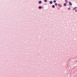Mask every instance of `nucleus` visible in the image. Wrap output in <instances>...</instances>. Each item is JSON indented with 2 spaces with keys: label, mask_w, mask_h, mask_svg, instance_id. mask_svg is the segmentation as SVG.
Returning a JSON list of instances; mask_svg holds the SVG:
<instances>
[{
  "label": "nucleus",
  "mask_w": 77,
  "mask_h": 77,
  "mask_svg": "<svg viewBox=\"0 0 77 77\" xmlns=\"http://www.w3.org/2000/svg\"><path fill=\"white\" fill-rule=\"evenodd\" d=\"M68 2L69 3V5H70V6H72V4L71 2Z\"/></svg>",
  "instance_id": "obj_1"
},
{
  "label": "nucleus",
  "mask_w": 77,
  "mask_h": 77,
  "mask_svg": "<svg viewBox=\"0 0 77 77\" xmlns=\"http://www.w3.org/2000/svg\"><path fill=\"white\" fill-rule=\"evenodd\" d=\"M38 3L39 4H41L42 3V1H38Z\"/></svg>",
  "instance_id": "obj_2"
},
{
  "label": "nucleus",
  "mask_w": 77,
  "mask_h": 77,
  "mask_svg": "<svg viewBox=\"0 0 77 77\" xmlns=\"http://www.w3.org/2000/svg\"><path fill=\"white\" fill-rule=\"evenodd\" d=\"M38 9H42V6H39Z\"/></svg>",
  "instance_id": "obj_3"
},
{
  "label": "nucleus",
  "mask_w": 77,
  "mask_h": 77,
  "mask_svg": "<svg viewBox=\"0 0 77 77\" xmlns=\"http://www.w3.org/2000/svg\"><path fill=\"white\" fill-rule=\"evenodd\" d=\"M50 4H53V1H51L50 2Z\"/></svg>",
  "instance_id": "obj_4"
},
{
  "label": "nucleus",
  "mask_w": 77,
  "mask_h": 77,
  "mask_svg": "<svg viewBox=\"0 0 77 77\" xmlns=\"http://www.w3.org/2000/svg\"><path fill=\"white\" fill-rule=\"evenodd\" d=\"M77 9V7H75L73 8V10L74 11L75 10V9Z\"/></svg>",
  "instance_id": "obj_5"
},
{
  "label": "nucleus",
  "mask_w": 77,
  "mask_h": 77,
  "mask_svg": "<svg viewBox=\"0 0 77 77\" xmlns=\"http://www.w3.org/2000/svg\"><path fill=\"white\" fill-rule=\"evenodd\" d=\"M66 3H65L63 5L64 6H66Z\"/></svg>",
  "instance_id": "obj_6"
},
{
  "label": "nucleus",
  "mask_w": 77,
  "mask_h": 77,
  "mask_svg": "<svg viewBox=\"0 0 77 77\" xmlns=\"http://www.w3.org/2000/svg\"><path fill=\"white\" fill-rule=\"evenodd\" d=\"M52 8H55V6H54V5H52Z\"/></svg>",
  "instance_id": "obj_7"
},
{
  "label": "nucleus",
  "mask_w": 77,
  "mask_h": 77,
  "mask_svg": "<svg viewBox=\"0 0 77 77\" xmlns=\"http://www.w3.org/2000/svg\"><path fill=\"white\" fill-rule=\"evenodd\" d=\"M65 2L66 3H68V0H65Z\"/></svg>",
  "instance_id": "obj_8"
},
{
  "label": "nucleus",
  "mask_w": 77,
  "mask_h": 77,
  "mask_svg": "<svg viewBox=\"0 0 77 77\" xmlns=\"http://www.w3.org/2000/svg\"><path fill=\"white\" fill-rule=\"evenodd\" d=\"M54 3H56V0H54L53 1Z\"/></svg>",
  "instance_id": "obj_9"
},
{
  "label": "nucleus",
  "mask_w": 77,
  "mask_h": 77,
  "mask_svg": "<svg viewBox=\"0 0 77 77\" xmlns=\"http://www.w3.org/2000/svg\"><path fill=\"white\" fill-rule=\"evenodd\" d=\"M55 6H57V3H55Z\"/></svg>",
  "instance_id": "obj_10"
},
{
  "label": "nucleus",
  "mask_w": 77,
  "mask_h": 77,
  "mask_svg": "<svg viewBox=\"0 0 77 77\" xmlns=\"http://www.w3.org/2000/svg\"><path fill=\"white\" fill-rule=\"evenodd\" d=\"M44 2H47V0H44Z\"/></svg>",
  "instance_id": "obj_11"
},
{
  "label": "nucleus",
  "mask_w": 77,
  "mask_h": 77,
  "mask_svg": "<svg viewBox=\"0 0 77 77\" xmlns=\"http://www.w3.org/2000/svg\"><path fill=\"white\" fill-rule=\"evenodd\" d=\"M71 9V8H68V10H70Z\"/></svg>",
  "instance_id": "obj_12"
},
{
  "label": "nucleus",
  "mask_w": 77,
  "mask_h": 77,
  "mask_svg": "<svg viewBox=\"0 0 77 77\" xmlns=\"http://www.w3.org/2000/svg\"><path fill=\"white\" fill-rule=\"evenodd\" d=\"M58 6H60V4H59L58 5Z\"/></svg>",
  "instance_id": "obj_13"
},
{
  "label": "nucleus",
  "mask_w": 77,
  "mask_h": 77,
  "mask_svg": "<svg viewBox=\"0 0 77 77\" xmlns=\"http://www.w3.org/2000/svg\"><path fill=\"white\" fill-rule=\"evenodd\" d=\"M77 10H75V12H77Z\"/></svg>",
  "instance_id": "obj_14"
},
{
  "label": "nucleus",
  "mask_w": 77,
  "mask_h": 77,
  "mask_svg": "<svg viewBox=\"0 0 77 77\" xmlns=\"http://www.w3.org/2000/svg\"><path fill=\"white\" fill-rule=\"evenodd\" d=\"M60 8H61V7H62V5H60Z\"/></svg>",
  "instance_id": "obj_15"
},
{
  "label": "nucleus",
  "mask_w": 77,
  "mask_h": 77,
  "mask_svg": "<svg viewBox=\"0 0 77 77\" xmlns=\"http://www.w3.org/2000/svg\"><path fill=\"white\" fill-rule=\"evenodd\" d=\"M76 62H77V60H76Z\"/></svg>",
  "instance_id": "obj_16"
}]
</instances>
